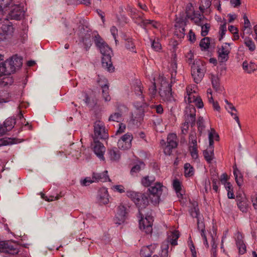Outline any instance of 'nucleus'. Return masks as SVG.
<instances>
[{
	"mask_svg": "<svg viewBox=\"0 0 257 257\" xmlns=\"http://www.w3.org/2000/svg\"><path fill=\"white\" fill-rule=\"evenodd\" d=\"M237 205L238 208L242 212L247 211L248 201L244 194H240L236 196Z\"/></svg>",
	"mask_w": 257,
	"mask_h": 257,
	"instance_id": "21",
	"label": "nucleus"
},
{
	"mask_svg": "<svg viewBox=\"0 0 257 257\" xmlns=\"http://www.w3.org/2000/svg\"><path fill=\"white\" fill-rule=\"evenodd\" d=\"M122 119V113L119 112H116L112 113L109 117L108 120L120 122Z\"/></svg>",
	"mask_w": 257,
	"mask_h": 257,
	"instance_id": "42",
	"label": "nucleus"
},
{
	"mask_svg": "<svg viewBox=\"0 0 257 257\" xmlns=\"http://www.w3.org/2000/svg\"><path fill=\"white\" fill-rule=\"evenodd\" d=\"M112 189L120 193H124L125 189L124 187L121 185H117L113 186Z\"/></svg>",
	"mask_w": 257,
	"mask_h": 257,
	"instance_id": "61",
	"label": "nucleus"
},
{
	"mask_svg": "<svg viewBox=\"0 0 257 257\" xmlns=\"http://www.w3.org/2000/svg\"><path fill=\"white\" fill-rule=\"evenodd\" d=\"M244 44L247 47L250 51H253L255 49V46L254 42L250 39L245 40Z\"/></svg>",
	"mask_w": 257,
	"mask_h": 257,
	"instance_id": "51",
	"label": "nucleus"
},
{
	"mask_svg": "<svg viewBox=\"0 0 257 257\" xmlns=\"http://www.w3.org/2000/svg\"><path fill=\"white\" fill-rule=\"evenodd\" d=\"M233 174L235 177V181L238 186H241L243 182L242 176L236 167L233 168Z\"/></svg>",
	"mask_w": 257,
	"mask_h": 257,
	"instance_id": "36",
	"label": "nucleus"
},
{
	"mask_svg": "<svg viewBox=\"0 0 257 257\" xmlns=\"http://www.w3.org/2000/svg\"><path fill=\"white\" fill-rule=\"evenodd\" d=\"M189 151L190 152V154L191 157L194 159H196L198 157V151L197 147H189Z\"/></svg>",
	"mask_w": 257,
	"mask_h": 257,
	"instance_id": "53",
	"label": "nucleus"
},
{
	"mask_svg": "<svg viewBox=\"0 0 257 257\" xmlns=\"http://www.w3.org/2000/svg\"><path fill=\"white\" fill-rule=\"evenodd\" d=\"M191 215L193 217L197 218V228L200 233V235L203 241V243L206 247H209V244L207 241V237L205 231V225L203 222L200 221L199 218V210L196 207H194L190 212Z\"/></svg>",
	"mask_w": 257,
	"mask_h": 257,
	"instance_id": "5",
	"label": "nucleus"
},
{
	"mask_svg": "<svg viewBox=\"0 0 257 257\" xmlns=\"http://www.w3.org/2000/svg\"><path fill=\"white\" fill-rule=\"evenodd\" d=\"M226 24H227V22H226V20L223 19V21L221 22V24L220 25V27H219V41H221L223 39L224 36L225 35V34L226 33V32L227 31Z\"/></svg>",
	"mask_w": 257,
	"mask_h": 257,
	"instance_id": "38",
	"label": "nucleus"
},
{
	"mask_svg": "<svg viewBox=\"0 0 257 257\" xmlns=\"http://www.w3.org/2000/svg\"><path fill=\"white\" fill-rule=\"evenodd\" d=\"M157 82L160 84L159 94L161 97L164 101H171L173 99L171 85L167 81L166 78L163 75H160Z\"/></svg>",
	"mask_w": 257,
	"mask_h": 257,
	"instance_id": "4",
	"label": "nucleus"
},
{
	"mask_svg": "<svg viewBox=\"0 0 257 257\" xmlns=\"http://www.w3.org/2000/svg\"><path fill=\"white\" fill-rule=\"evenodd\" d=\"M243 18L244 19V29H247V28H250V27H251V25H250V23L248 20V19L247 18V16L244 15L243 17Z\"/></svg>",
	"mask_w": 257,
	"mask_h": 257,
	"instance_id": "64",
	"label": "nucleus"
},
{
	"mask_svg": "<svg viewBox=\"0 0 257 257\" xmlns=\"http://www.w3.org/2000/svg\"><path fill=\"white\" fill-rule=\"evenodd\" d=\"M93 40L96 46L99 48L102 55V65L103 68L111 72L114 68L111 62L112 51L110 48L104 42L97 32H94Z\"/></svg>",
	"mask_w": 257,
	"mask_h": 257,
	"instance_id": "2",
	"label": "nucleus"
},
{
	"mask_svg": "<svg viewBox=\"0 0 257 257\" xmlns=\"http://www.w3.org/2000/svg\"><path fill=\"white\" fill-rule=\"evenodd\" d=\"M230 43H224L218 50V60L220 62L223 63L227 61L229 58L231 48Z\"/></svg>",
	"mask_w": 257,
	"mask_h": 257,
	"instance_id": "12",
	"label": "nucleus"
},
{
	"mask_svg": "<svg viewBox=\"0 0 257 257\" xmlns=\"http://www.w3.org/2000/svg\"><path fill=\"white\" fill-rule=\"evenodd\" d=\"M195 112L196 110L193 106H189L186 108L185 113V122L194 125L195 122Z\"/></svg>",
	"mask_w": 257,
	"mask_h": 257,
	"instance_id": "15",
	"label": "nucleus"
},
{
	"mask_svg": "<svg viewBox=\"0 0 257 257\" xmlns=\"http://www.w3.org/2000/svg\"><path fill=\"white\" fill-rule=\"evenodd\" d=\"M204 65L201 61H197L196 64L191 66V74L195 83H199L204 75Z\"/></svg>",
	"mask_w": 257,
	"mask_h": 257,
	"instance_id": "6",
	"label": "nucleus"
},
{
	"mask_svg": "<svg viewBox=\"0 0 257 257\" xmlns=\"http://www.w3.org/2000/svg\"><path fill=\"white\" fill-rule=\"evenodd\" d=\"M187 62L190 64L193 65V64H196V62L197 61V60L194 59V54L191 50H190L189 52L186 55Z\"/></svg>",
	"mask_w": 257,
	"mask_h": 257,
	"instance_id": "48",
	"label": "nucleus"
},
{
	"mask_svg": "<svg viewBox=\"0 0 257 257\" xmlns=\"http://www.w3.org/2000/svg\"><path fill=\"white\" fill-rule=\"evenodd\" d=\"M242 66L244 71L248 74L252 73L257 70V64L252 61H244Z\"/></svg>",
	"mask_w": 257,
	"mask_h": 257,
	"instance_id": "26",
	"label": "nucleus"
},
{
	"mask_svg": "<svg viewBox=\"0 0 257 257\" xmlns=\"http://www.w3.org/2000/svg\"><path fill=\"white\" fill-rule=\"evenodd\" d=\"M228 112L230 114V115L233 117V118L236 121V122L238 124L239 127H240L241 125H240L239 117L237 115V112H235L234 111H231V110H230Z\"/></svg>",
	"mask_w": 257,
	"mask_h": 257,
	"instance_id": "60",
	"label": "nucleus"
},
{
	"mask_svg": "<svg viewBox=\"0 0 257 257\" xmlns=\"http://www.w3.org/2000/svg\"><path fill=\"white\" fill-rule=\"evenodd\" d=\"M200 26L201 27V35L203 36H205L208 33L210 26L208 24L203 23L202 25H201Z\"/></svg>",
	"mask_w": 257,
	"mask_h": 257,
	"instance_id": "55",
	"label": "nucleus"
},
{
	"mask_svg": "<svg viewBox=\"0 0 257 257\" xmlns=\"http://www.w3.org/2000/svg\"><path fill=\"white\" fill-rule=\"evenodd\" d=\"M107 153L109 160L112 162H117L120 158V152L116 148L108 150Z\"/></svg>",
	"mask_w": 257,
	"mask_h": 257,
	"instance_id": "29",
	"label": "nucleus"
},
{
	"mask_svg": "<svg viewBox=\"0 0 257 257\" xmlns=\"http://www.w3.org/2000/svg\"><path fill=\"white\" fill-rule=\"evenodd\" d=\"M133 136L130 133H127L121 137L117 142V146L119 149L126 150L132 147V142Z\"/></svg>",
	"mask_w": 257,
	"mask_h": 257,
	"instance_id": "11",
	"label": "nucleus"
},
{
	"mask_svg": "<svg viewBox=\"0 0 257 257\" xmlns=\"http://www.w3.org/2000/svg\"><path fill=\"white\" fill-rule=\"evenodd\" d=\"M93 141L94 143L93 147L94 153L100 160H104V154L105 152V148L102 143L97 140Z\"/></svg>",
	"mask_w": 257,
	"mask_h": 257,
	"instance_id": "18",
	"label": "nucleus"
},
{
	"mask_svg": "<svg viewBox=\"0 0 257 257\" xmlns=\"http://www.w3.org/2000/svg\"><path fill=\"white\" fill-rule=\"evenodd\" d=\"M185 32V28L183 26H180L178 25H175V34L179 37L183 36Z\"/></svg>",
	"mask_w": 257,
	"mask_h": 257,
	"instance_id": "49",
	"label": "nucleus"
},
{
	"mask_svg": "<svg viewBox=\"0 0 257 257\" xmlns=\"http://www.w3.org/2000/svg\"><path fill=\"white\" fill-rule=\"evenodd\" d=\"M204 17L203 15H201L200 14H195L193 17L192 18V20L197 25L200 26L202 25L204 23Z\"/></svg>",
	"mask_w": 257,
	"mask_h": 257,
	"instance_id": "43",
	"label": "nucleus"
},
{
	"mask_svg": "<svg viewBox=\"0 0 257 257\" xmlns=\"http://www.w3.org/2000/svg\"><path fill=\"white\" fill-rule=\"evenodd\" d=\"M194 170L193 167L189 163L184 165V174L186 177H190L193 175Z\"/></svg>",
	"mask_w": 257,
	"mask_h": 257,
	"instance_id": "41",
	"label": "nucleus"
},
{
	"mask_svg": "<svg viewBox=\"0 0 257 257\" xmlns=\"http://www.w3.org/2000/svg\"><path fill=\"white\" fill-rule=\"evenodd\" d=\"M93 140L97 139H106L108 134L106 131L104 123L100 120H96L94 123Z\"/></svg>",
	"mask_w": 257,
	"mask_h": 257,
	"instance_id": "8",
	"label": "nucleus"
},
{
	"mask_svg": "<svg viewBox=\"0 0 257 257\" xmlns=\"http://www.w3.org/2000/svg\"><path fill=\"white\" fill-rule=\"evenodd\" d=\"M3 59V56L0 55V61ZM22 65V59L17 56H13L4 62L0 63V76L8 75L14 73Z\"/></svg>",
	"mask_w": 257,
	"mask_h": 257,
	"instance_id": "3",
	"label": "nucleus"
},
{
	"mask_svg": "<svg viewBox=\"0 0 257 257\" xmlns=\"http://www.w3.org/2000/svg\"><path fill=\"white\" fill-rule=\"evenodd\" d=\"M150 41L151 42V46L152 48L156 51H160L162 49V46L160 43L159 41V39H157V40H153L152 39H150Z\"/></svg>",
	"mask_w": 257,
	"mask_h": 257,
	"instance_id": "46",
	"label": "nucleus"
},
{
	"mask_svg": "<svg viewBox=\"0 0 257 257\" xmlns=\"http://www.w3.org/2000/svg\"><path fill=\"white\" fill-rule=\"evenodd\" d=\"M25 12L23 7L15 4L13 0H0V20L6 15L7 19L20 20Z\"/></svg>",
	"mask_w": 257,
	"mask_h": 257,
	"instance_id": "1",
	"label": "nucleus"
},
{
	"mask_svg": "<svg viewBox=\"0 0 257 257\" xmlns=\"http://www.w3.org/2000/svg\"><path fill=\"white\" fill-rule=\"evenodd\" d=\"M210 134L211 135V139L212 140H215L216 141H218L219 139L218 135L216 133L215 131L213 128H211L210 131L208 133V136Z\"/></svg>",
	"mask_w": 257,
	"mask_h": 257,
	"instance_id": "62",
	"label": "nucleus"
},
{
	"mask_svg": "<svg viewBox=\"0 0 257 257\" xmlns=\"http://www.w3.org/2000/svg\"><path fill=\"white\" fill-rule=\"evenodd\" d=\"M126 211L125 207L123 205H119L117 207V211L115 215L116 223L120 224L125 220Z\"/></svg>",
	"mask_w": 257,
	"mask_h": 257,
	"instance_id": "24",
	"label": "nucleus"
},
{
	"mask_svg": "<svg viewBox=\"0 0 257 257\" xmlns=\"http://www.w3.org/2000/svg\"><path fill=\"white\" fill-rule=\"evenodd\" d=\"M14 124L15 120L11 118L7 119L3 125L0 124V137L11 130L14 126Z\"/></svg>",
	"mask_w": 257,
	"mask_h": 257,
	"instance_id": "23",
	"label": "nucleus"
},
{
	"mask_svg": "<svg viewBox=\"0 0 257 257\" xmlns=\"http://www.w3.org/2000/svg\"><path fill=\"white\" fill-rule=\"evenodd\" d=\"M210 42V39L208 37H205L201 40L199 45L202 50H206L209 47Z\"/></svg>",
	"mask_w": 257,
	"mask_h": 257,
	"instance_id": "45",
	"label": "nucleus"
},
{
	"mask_svg": "<svg viewBox=\"0 0 257 257\" xmlns=\"http://www.w3.org/2000/svg\"><path fill=\"white\" fill-rule=\"evenodd\" d=\"M134 91L135 94L138 96V99H140V104H137V106L142 107L146 105L145 102L144 96L143 95V88L142 86V83L140 81H137L134 86Z\"/></svg>",
	"mask_w": 257,
	"mask_h": 257,
	"instance_id": "17",
	"label": "nucleus"
},
{
	"mask_svg": "<svg viewBox=\"0 0 257 257\" xmlns=\"http://www.w3.org/2000/svg\"><path fill=\"white\" fill-rule=\"evenodd\" d=\"M94 32H92L89 29L86 28L83 29V32H81L80 37L82 38V41L83 43L88 47H90L91 45V38L94 39Z\"/></svg>",
	"mask_w": 257,
	"mask_h": 257,
	"instance_id": "19",
	"label": "nucleus"
},
{
	"mask_svg": "<svg viewBox=\"0 0 257 257\" xmlns=\"http://www.w3.org/2000/svg\"><path fill=\"white\" fill-rule=\"evenodd\" d=\"M193 102L195 103V104L196 105V106L199 108H201L203 107V103L202 102V99L199 96L197 97V98L195 99V100H194V101Z\"/></svg>",
	"mask_w": 257,
	"mask_h": 257,
	"instance_id": "58",
	"label": "nucleus"
},
{
	"mask_svg": "<svg viewBox=\"0 0 257 257\" xmlns=\"http://www.w3.org/2000/svg\"><path fill=\"white\" fill-rule=\"evenodd\" d=\"M211 82L213 87L217 92L221 93L223 91V88L220 86L218 77L215 75H212Z\"/></svg>",
	"mask_w": 257,
	"mask_h": 257,
	"instance_id": "33",
	"label": "nucleus"
},
{
	"mask_svg": "<svg viewBox=\"0 0 257 257\" xmlns=\"http://www.w3.org/2000/svg\"><path fill=\"white\" fill-rule=\"evenodd\" d=\"M144 110L142 109H138L137 111L134 112V113L132 114L128 124L132 126H139L141 122L144 119Z\"/></svg>",
	"mask_w": 257,
	"mask_h": 257,
	"instance_id": "14",
	"label": "nucleus"
},
{
	"mask_svg": "<svg viewBox=\"0 0 257 257\" xmlns=\"http://www.w3.org/2000/svg\"><path fill=\"white\" fill-rule=\"evenodd\" d=\"M198 96L195 92V93H193L191 94H188V96H185L184 99L186 102H187L188 103H190L194 101Z\"/></svg>",
	"mask_w": 257,
	"mask_h": 257,
	"instance_id": "50",
	"label": "nucleus"
},
{
	"mask_svg": "<svg viewBox=\"0 0 257 257\" xmlns=\"http://www.w3.org/2000/svg\"><path fill=\"white\" fill-rule=\"evenodd\" d=\"M139 221V227L141 230H144L147 234H151L153 231L152 225L153 217L151 215H146L145 218L142 217Z\"/></svg>",
	"mask_w": 257,
	"mask_h": 257,
	"instance_id": "10",
	"label": "nucleus"
},
{
	"mask_svg": "<svg viewBox=\"0 0 257 257\" xmlns=\"http://www.w3.org/2000/svg\"><path fill=\"white\" fill-rule=\"evenodd\" d=\"M102 96L105 101H109L110 100V97L108 93V86L106 84L102 86Z\"/></svg>",
	"mask_w": 257,
	"mask_h": 257,
	"instance_id": "44",
	"label": "nucleus"
},
{
	"mask_svg": "<svg viewBox=\"0 0 257 257\" xmlns=\"http://www.w3.org/2000/svg\"><path fill=\"white\" fill-rule=\"evenodd\" d=\"M144 166L145 164H144V163L141 162L139 165H136L135 166H134L131 170V172H138L141 169V168H144Z\"/></svg>",
	"mask_w": 257,
	"mask_h": 257,
	"instance_id": "57",
	"label": "nucleus"
},
{
	"mask_svg": "<svg viewBox=\"0 0 257 257\" xmlns=\"http://www.w3.org/2000/svg\"><path fill=\"white\" fill-rule=\"evenodd\" d=\"M133 18L135 20V23L143 27L151 25L154 28H158L160 26V24L157 22L150 20H144L141 16H137L136 15H134Z\"/></svg>",
	"mask_w": 257,
	"mask_h": 257,
	"instance_id": "20",
	"label": "nucleus"
},
{
	"mask_svg": "<svg viewBox=\"0 0 257 257\" xmlns=\"http://www.w3.org/2000/svg\"><path fill=\"white\" fill-rule=\"evenodd\" d=\"M166 189L160 183H156L154 186L151 187L149 190L151 193L150 198L152 202L155 204L158 203L163 191Z\"/></svg>",
	"mask_w": 257,
	"mask_h": 257,
	"instance_id": "7",
	"label": "nucleus"
},
{
	"mask_svg": "<svg viewBox=\"0 0 257 257\" xmlns=\"http://www.w3.org/2000/svg\"><path fill=\"white\" fill-rule=\"evenodd\" d=\"M144 195V194L133 191H127L126 192L127 196L131 198L136 204H139V202L140 199H141V198H142Z\"/></svg>",
	"mask_w": 257,
	"mask_h": 257,
	"instance_id": "30",
	"label": "nucleus"
},
{
	"mask_svg": "<svg viewBox=\"0 0 257 257\" xmlns=\"http://www.w3.org/2000/svg\"><path fill=\"white\" fill-rule=\"evenodd\" d=\"M167 145L164 149V153L166 155H170L172 149L176 148L177 145V138L175 134H170L167 137Z\"/></svg>",
	"mask_w": 257,
	"mask_h": 257,
	"instance_id": "13",
	"label": "nucleus"
},
{
	"mask_svg": "<svg viewBox=\"0 0 257 257\" xmlns=\"http://www.w3.org/2000/svg\"><path fill=\"white\" fill-rule=\"evenodd\" d=\"M173 186L178 197H180L182 196V194L181 193L182 189L181 183L177 179L174 180L173 182Z\"/></svg>",
	"mask_w": 257,
	"mask_h": 257,
	"instance_id": "39",
	"label": "nucleus"
},
{
	"mask_svg": "<svg viewBox=\"0 0 257 257\" xmlns=\"http://www.w3.org/2000/svg\"><path fill=\"white\" fill-rule=\"evenodd\" d=\"M203 155L206 161L210 163L214 159V150L211 148H208L204 151Z\"/></svg>",
	"mask_w": 257,
	"mask_h": 257,
	"instance_id": "34",
	"label": "nucleus"
},
{
	"mask_svg": "<svg viewBox=\"0 0 257 257\" xmlns=\"http://www.w3.org/2000/svg\"><path fill=\"white\" fill-rule=\"evenodd\" d=\"M139 201V204H136V205L139 209V211L140 215H143L141 210L145 208L149 204V200L147 195H144L143 197L141 198Z\"/></svg>",
	"mask_w": 257,
	"mask_h": 257,
	"instance_id": "31",
	"label": "nucleus"
},
{
	"mask_svg": "<svg viewBox=\"0 0 257 257\" xmlns=\"http://www.w3.org/2000/svg\"><path fill=\"white\" fill-rule=\"evenodd\" d=\"M157 245L155 244L142 247L140 254L143 257H151L153 253L155 252Z\"/></svg>",
	"mask_w": 257,
	"mask_h": 257,
	"instance_id": "25",
	"label": "nucleus"
},
{
	"mask_svg": "<svg viewBox=\"0 0 257 257\" xmlns=\"http://www.w3.org/2000/svg\"><path fill=\"white\" fill-rule=\"evenodd\" d=\"M154 82H153V84L151 87L149 88V94L151 97H154L157 94L156 89V84L155 80H154Z\"/></svg>",
	"mask_w": 257,
	"mask_h": 257,
	"instance_id": "52",
	"label": "nucleus"
},
{
	"mask_svg": "<svg viewBox=\"0 0 257 257\" xmlns=\"http://www.w3.org/2000/svg\"><path fill=\"white\" fill-rule=\"evenodd\" d=\"M19 245L15 243L0 241V252L10 255H15L19 252Z\"/></svg>",
	"mask_w": 257,
	"mask_h": 257,
	"instance_id": "9",
	"label": "nucleus"
},
{
	"mask_svg": "<svg viewBox=\"0 0 257 257\" xmlns=\"http://www.w3.org/2000/svg\"><path fill=\"white\" fill-rule=\"evenodd\" d=\"M14 31V28L9 24H3L0 28V40L3 41L6 39V36L11 35Z\"/></svg>",
	"mask_w": 257,
	"mask_h": 257,
	"instance_id": "22",
	"label": "nucleus"
},
{
	"mask_svg": "<svg viewBox=\"0 0 257 257\" xmlns=\"http://www.w3.org/2000/svg\"><path fill=\"white\" fill-rule=\"evenodd\" d=\"M110 33L111 34V35H112L114 40H115V42L116 43V44L117 43V40L116 39V38H117V28L114 27V26H112L111 27L110 29Z\"/></svg>",
	"mask_w": 257,
	"mask_h": 257,
	"instance_id": "59",
	"label": "nucleus"
},
{
	"mask_svg": "<svg viewBox=\"0 0 257 257\" xmlns=\"http://www.w3.org/2000/svg\"><path fill=\"white\" fill-rule=\"evenodd\" d=\"M179 237V233L178 231H174L168 235V241L173 245L177 244V239Z\"/></svg>",
	"mask_w": 257,
	"mask_h": 257,
	"instance_id": "32",
	"label": "nucleus"
},
{
	"mask_svg": "<svg viewBox=\"0 0 257 257\" xmlns=\"http://www.w3.org/2000/svg\"><path fill=\"white\" fill-rule=\"evenodd\" d=\"M94 182V179L92 178L91 179L90 177H86L81 181V184L82 186H87Z\"/></svg>",
	"mask_w": 257,
	"mask_h": 257,
	"instance_id": "56",
	"label": "nucleus"
},
{
	"mask_svg": "<svg viewBox=\"0 0 257 257\" xmlns=\"http://www.w3.org/2000/svg\"><path fill=\"white\" fill-rule=\"evenodd\" d=\"M124 40L126 42L125 44L126 48L131 52L136 53V51L135 50V46L134 42H133L132 39L131 38L125 36L124 37Z\"/></svg>",
	"mask_w": 257,
	"mask_h": 257,
	"instance_id": "37",
	"label": "nucleus"
},
{
	"mask_svg": "<svg viewBox=\"0 0 257 257\" xmlns=\"http://www.w3.org/2000/svg\"><path fill=\"white\" fill-rule=\"evenodd\" d=\"M198 130L199 135L201 136L204 133L205 125H204V119L203 117H200L197 122Z\"/></svg>",
	"mask_w": 257,
	"mask_h": 257,
	"instance_id": "47",
	"label": "nucleus"
},
{
	"mask_svg": "<svg viewBox=\"0 0 257 257\" xmlns=\"http://www.w3.org/2000/svg\"><path fill=\"white\" fill-rule=\"evenodd\" d=\"M155 181V178L154 176H146L142 179V184L145 187H149L151 186Z\"/></svg>",
	"mask_w": 257,
	"mask_h": 257,
	"instance_id": "40",
	"label": "nucleus"
},
{
	"mask_svg": "<svg viewBox=\"0 0 257 257\" xmlns=\"http://www.w3.org/2000/svg\"><path fill=\"white\" fill-rule=\"evenodd\" d=\"M15 143L10 138H3L0 139V147L3 146L9 145Z\"/></svg>",
	"mask_w": 257,
	"mask_h": 257,
	"instance_id": "54",
	"label": "nucleus"
},
{
	"mask_svg": "<svg viewBox=\"0 0 257 257\" xmlns=\"http://www.w3.org/2000/svg\"><path fill=\"white\" fill-rule=\"evenodd\" d=\"M242 235L238 232L236 234V244L240 254H243L246 251V246L242 239Z\"/></svg>",
	"mask_w": 257,
	"mask_h": 257,
	"instance_id": "28",
	"label": "nucleus"
},
{
	"mask_svg": "<svg viewBox=\"0 0 257 257\" xmlns=\"http://www.w3.org/2000/svg\"><path fill=\"white\" fill-rule=\"evenodd\" d=\"M176 58V55H174V57L173 60L172 61L171 63H170V66H169V71L171 72V78L172 79L174 78H175L176 72H177V62Z\"/></svg>",
	"mask_w": 257,
	"mask_h": 257,
	"instance_id": "35",
	"label": "nucleus"
},
{
	"mask_svg": "<svg viewBox=\"0 0 257 257\" xmlns=\"http://www.w3.org/2000/svg\"><path fill=\"white\" fill-rule=\"evenodd\" d=\"M107 171H104L102 173H93L92 175V179H94L95 182H105L107 181H110V179L107 174Z\"/></svg>",
	"mask_w": 257,
	"mask_h": 257,
	"instance_id": "27",
	"label": "nucleus"
},
{
	"mask_svg": "<svg viewBox=\"0 0 257 257\" xmlns=\"http://www.w3.org/2000/svg\"><path fill=\"white\" fill-rule=\"evenodd\" d=\"M189 124L186 122H184L181 126V132L183 134L186 135L189 128Z\"/></svg>",
	"mask_w": 257,
	"mask_h": 257,
	"instance_id": "63",
	"label": "nucleus"
},
{
	"mask_svg": "<svg viewBox=\"0 0 257 257\" xmlns=\"http://www.w3.org/2000/svg\"><path fill=\"white\" fill-rule=\"evenodd\" d=\"M96 201L99 204H106L109 202V195L106 188L98 190L96 196Z\"/></svg>",
	"mask_w": 257,
	"mask_h": 257,
	"instance_id": "16",
	"label": "nucleus"
}]
</instances>
